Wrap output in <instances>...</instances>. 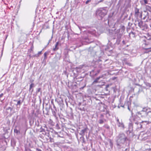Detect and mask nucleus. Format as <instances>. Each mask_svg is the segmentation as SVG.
I'll use <instances>...</instances> for the list:
<instances>
[{"label":"nucleus","instance_id":"41","mask_svg":"<svg viewBox=\"0 0 151 151\" xmlns=\"http://www.w3.org/2000/svg\"><path fill=\"white\" fill-rule=\"evenodd\" d=\"M104 0H100L99 1H96V3H95V5H97L99 3L102 2Z\"/></svg>","mask_w":151,"mask_h":151},{"label":"nucleus","instance_id":"32","mask_svg":"<svg viewBox=\"0 0 151 151\" xmlns=\"http://www.w3.org/2000/svg\"><path fill=\"white\" fill-rule=\"evenodd\" d=\"M137 125L138 129H141L143 128V125L142 124L141 122L139 123Z\"/></svg>","mask_w":151,"mask_h":151},{"label":"nucleus","instance_id":"35","mask_svg":"<svg viewBox=\"0 0 151 151\" xmlns=\"http://www.w3.org/2000/svg\"><path fill=\"white\" fill-rule=\"evenodd\" d=\"M114 13L113 12L112 13L110 14L108 16V18L107 19H108L107 22H108V24L109 23V19H108V18H111L112 17H113V16L114 15Z\"/></svg>","mask_w":151,"mask_h":151},{"label":"nucleus","instance_id":"8","mask_svg":"<svg viewBox=\"0 0 151 151\" xmlns=\"http://www.w3.org/2000/svg\"><path fill=\"white\" fill-rule=\"evenodd\" d=\"M138 26L141 28L143 29H147L148 28V26L145 23L143 22L142 21H141L139 22L138 23Z\"/></svg>","mask_w":151,"mask_h":151},{"label":"nucleus","instance_id":"64","mask_svg":"<svg viewBox=\"0 0 151 151\" xmlns=\"http://www.w3.org/2000/svg\"><path fill=\"white\" fill-rule=\"evenodd\" d=\"M109 84H107L106 85V88H108L109 87Z\"/></svg>","mask_w":151,"mask_h":151},{"label":"nucleus","instance_id":"61","mask_svg":"<svg viewBox=\"0 0 151 151\" xmlns=\"http://www.w3.org/2000/svg\"><path fill=\"white\" fill-rule=\"evenodd\" d=\"M36 150L37 151H42L41 149L38 148H36Z\"/></svg>","mask_w":151,"mask_h":151},{"label":"nucleus","instance_id":"11","mask_svg":"<svg viewBox=\"0 0 151 151\" xmlns=\"http://www.w3.org/2000/svg\"><path fill=\"white\" fill-rule=\"evenodd\" d=\"M109 33L108 34V35L111 38V39L115 40L116 39V37L114 36V33L112 30L109 29Z\"/></svg>","mask_w":151,"mask_h":151},{"label":"nucleus","instance_id":"55","mask_svg":"<svg viewBox=\"0 0 151 151\" xmlns=\"http://www.w3.org/2000/svg\"><path fill=\"white\" fill-rule=\"evenodd\" d=\"M108 114L109 116H110L109 114V111L108 110H106V111L105 113V114Z\"/></svg>","mask_w":151,"mask_h":151},{"label":"nucleus","instance_id":"15","mask_svg":"<svg viewBox=\"0 0 151 151\" xmlns=\"http://www.w3.org/2000/svg\"><path fill=\"white\" fill-rule=\"evenodd\" d=\"M90 75L92 78H94L96 76V70H92L90 73Z\"/></svg>","mask_w":151,"mask_h":151},{"label":"nucleus","instance_id":"12","mask_svg":"<svg viewBox=\"0 0 151 151\" xmlns=\"http://www.w3.org/2000/svg\"><path fill=\"white\" fill-rule=\"evenodd\" d=\"M60 42L58 41L56 43L54 47H53V50L54 51H56L59 49L58 46L61 45Z\"/></svg>","mask_w":151,"mask_h":151},{"label":"nucleus","instance_id":"21","mask_svg":"<svg viewBox=\"0 0 151 151\" xmlns=\"http://www.w3.org/2000/svg\"><path fill=\"white\" fill-rule=\"evenodd\" d=\"M102 60L100 59L97 60L95 61V63L96 64H97V63H99V65L98 67L99 68H102V64L101 63H100V62H101Z\"/></svg>","mask_w":151,"mask_h":151},{"label":"nucleus","instance_id":"63","mask_svg":"<svg viewBox=\"0 0 151 151\" xmlns=\"http://www.w3.org/2000/svg\"><path fill=\"white\" fill-rule=\"evenodd\" d=\"M139 14H140V16L141 18H142L143 15H142V12H140Z\"/></svg>","mask_w":151,"mask_h":151},{"label":"nucleus","instance_id":"59","mask_svg":"<svg viewBox=\"0 0 151 151\" xmlns=\"http://www.w3.org/2000/svg\"><path fill=\"white\" fill-rule=\"evenodd\" d=\"M144 2V3L145 4H147L148 3V1L147 0H142Z\"/></svg>","mask_w":151,"mask_h":151},{"label":"nucleus","instance_id":"2","mask_svg":"<svg viewBox=\"0 0 151 151\" xmlns=\"http://www.w3.org/2000/svg\"><path fill=\"white\" fill-rule=\"evenodd\" d=\"M115 28L119 27V28L116 31V35L117 38L116 42L114 44V47L117 46L120 44L121 41V37L125 30V27L123 24H121L118 22H116L114 25Z\"/></svg>","mask_w":151,"mask_h":151},{"label":"nucleus","instance_id":"13","mask_svg":"<svg viewBox=\"0 0 151 151\" xmlns=\"http://www.w3.org/2000/svg\"><path fill=\"white\" fill-rule=\"evenodd\" d=\"M142 124L143 125V128H144L145 126L147 125H151V122H150L147 121H142L141 122Z\"/></svg>","mask_w":151,"mask_h":151},{"label":"nucleus","instance_id":"25","mask_svg":"<svg viewBox=\"0 0 151 151\" xmlns=\"http://www.w3.org/2000/svg\"><path fill=\"white\" fill-rule=\"evenodd\" d=\"M106 121V120L105 119H99L98 122L100 124H102Z\"/></svg>","mask_w":151,"mask_h":151},{"label":"nucleus","instance_id":"38","mask_svg":"<svg viewBox=\"0 0 151 151\" xmlns=\"http://www.w3.org/2000/svg\"><path fill=\"white\" fill-rule=\"evenodd\" d=\"M42 134H43L44 135H47L48 137H49V132L46 131L45 132H43Z\"/></svg>","mask_w":151,"mask_h":151},{"label":"nucleus","instance_id":"34","mask_svg":"<svg viewBox=\"0 0 151 151\" xmlns=\"http://www.w3.org/2000/svg\"><path fill=\"white\" fill-rule=\"evenodd\" d=\"M18 117V116L17 115V116H16V119H15V116H14V117L12 118V123H13L14 124L16 122H17L16 119Z\"/></svg>","mask_w":151,"mask_h":151},{"label":"nucleus","instance_id":"50","mask_svg":"<svg viewBox=\"0 0 151 151\" xmlns=\"http://www.w3.org/2000/svg\"><path fill=\"white\" fill-rule=\"evenodd\" d=\"M12 109H13V108L10 107H9L7 108L6 109V110H10V111H12Z\"/></svg>","mask_w":151,"mask_h":151},{"label":"nucleus","instance_id":"33","mask_svg":"<svg viewBox=\"0 0 151 151\" xmlns=\"http://www.w3.org/2000/svg\"><path fill=\"white\" fill-rule=\"evenodd\" d=\"M84 106V105H82V106H81V107H78V109L80 110L81 111H85V109L83 106Z\"/></svg>","mask_w":151,"mask_h":151},{"label":"nucleus","instance_id":"20","mask_svg":"<svg viewBox=\"0 0 151 151\" xmlns=\"http://www.w3.org/2000/svg\"><path fill=\"white\" fill-rule=\"evenodd\" d=\"M132 130L133 129H129L126 132L127 134L130 137L133 136Z\"/></svg>","mask_w":151,"mask_h":151},{"label":"nucleus","instance_id":"46","mask_svg":"<svg viewBox=\"0 0 151 151\" xmlns=\"http://www.w3.org/2000/svg\"><path fill=\"white\" fill-rule=\"evenodd\" d=\"M100 52V53L99 57H101L102 56H103L104 54V52L103 51H102L101 50Z\"/></svg>","mask_w":151,"mask_h":151},{"label":"nucleus","instance_id":"53","mask_svg":"<svg viewBox=\"0 0 151 151\" xmlns=\"http://www.w3.org/2000/svg\"><path fill=\"white\" fill-rule=\"evenodd\" d=\"M85 65H83L82 66H80L79 67V68L80 69H83V70H84V69H83V68L84 67H85Z\"/></svg>","mask_w":151,"mask_h":151},{"label":"nucleus","instance_id":"16","mask_svg":"<svg viewBox=\"0 0 151 151\" xmlns=\"http://www.w3.org/2000/svg\"><path fill=\"white\" fill-rule=\"evenodd\" d=\"M14 101L17 102V104H16V105L17 106V108H19L23 102V101H21L20 100H14Z\"/></svg>","mask_w":151,"mask_h":151},{"label":"nucleus","instance_id":"39","mask_svg":"<svg viewBox=\"0 0 151 151\" xmlns=\"http://www.w3.org/2000/svg\"><path fill=\"white\" fill-rule=\"evenodd\" d=\"M42 50L39 52L37 54L35 55V57H38L40 56L41 55V54H42Z\"/></svg>","mask_w":151,"mask_h":151},{"label":"nucleus","instance_id":"6","mask_svg":"<svg viewBox=\"0 0 151 151\" xmlns=\"http://www.w3.org/2000/svg\"><path fill=\"white\" fill-rule=\"evenodd\" d=\"M88 130V129L87 127L84 128L82 129L81 131L79 134L80 135H81V139H82L83 142H85L84 138L83 136L85 135V133H87V131Z\"/></svg>","mask_w":151,"mask_h":151},{"label":"nucleus","instance_id":"10","mask_svg":"<svg viewBox=\"0 0 151 151\" xmlns=\"http://www.w3.org/2000/svg\"><path fill=\"white\" fill-rule=\"evenodd\" d=\"M81 81L80 83V86H81L80 88L81 89H83L86 87V83L85 81H83L82 79L80 80Z\"/></svg>","mask_w":151,"mask_h":151},{"label":"nucleus","instance_id":"54","mask_svg":"<svg viewBox=\"0 0 151 151\" xmlns=\"http://www.w3.org/2000/svg\"><path fill=\"white\" fill-rule=\"evenodd\" d=\"M122 45H125L126 44V42L124 40H123L122 42Z\"/></svg>","mask_w":151,"mask_h":151},{"label":"nucleus","instance_id":"27","mask_svg":"<svg viewBox=\"0 0 151 151\" xmlns=\"http://www.w3.org/2000/svg\"><path fill=\"white\" fill-rule=\"evenodd\" d=\"M135 33L132 31L129 33V37L130 38H134L135 37Z\"/></svg>","mask_w":151,"mask_h":151},{"label":"nucleus","instance_id":"7","mask_svg":"<svg viewBox=\"0 0 151 151\" xmlns=\"http://www.w3.org/2000/svg\"><path fill=\"white\" fill-rule=\"evenodd\" d=\"M51 110L53 116L57 118V114H58V115H59L60 114V113L59 112V110L55 106V105H54L53 108H51Z\"/></svg>","mask_w":151,"mask_h":151},{"label":"nucleus","instance_id":"3","mask_svg":"<svg viewBox=\"0 0 151 151\" xmlns=\"http://www.w3.org/2000/svg\"><path fill=\"white\" fill-rule=\"evenodd\" d=\"M106 7L100 8L98 9L96 12V15L99 20H102L107 15L108 12Z\"/></svg>","mask_w":151,"mask_h":151},{"label":"nucleus","instance_id":"40","mask_svg":"<svg viewBox=\"0 0 151 151\" xmlns=\"http://www.w3.org/2000/svg\"><path fill=\"white\" fill-rule=\"evenodd\" d=\"M14 132L15 133L17 134H20V132L17 129H14Z\"/></svg>","mask_w":151,"mask_h":151},{"label":"nucleus","instance_id":"45","mask_svg":"<svg viewBox=\"0 0 151 151\" xmlns=\"http://www.w3.org/2000/svg\"><path fill=\"white\" fill-rule=\"evenodd\" d=\"M76 84L77 83L76 82H73L72 85L73 86L76 87H77Z\"/></svg>","mask_w":151,"mask_h":151},{"label":"nucleus","instance_id":"29","mask_svg":"<svg viewBox=\"0 0 151 151\" xmlns=\"http://www.w3.org/2000/svg\"><path fill=\"white\" fill-rule=\"evenodd\" d=\"M60 107V109L61 110H63V109H64L65 107V105L63 103H61L60 105H59Z\"/></svg>","mask_w":151,"mask_h":151},{"label":"nucleus","instance_id":"26","mask_svg":"<svg viewBox=\"0 0 151 151\" xmlns=\"http://www.w3.org/2000/svg\"><path fill=\"white\" fill-rule=\"evenodd\" d=\"M136 86H138V87H134V88L133 90H136V89H138V92H139L140 90L142 88L141 86L138 84H136Z\"/></svg>","mask_w":151,"mask_h":151},{"label":"nucleus","instance_id":"57","mask_svg":"<svg viewBox=\"0 0 151 151\" xmlns=\"http://www.w3.org/2000/svg\"><path fill=\"white\" fill-rule=\"evenodd\" d=\"M91 0H88L86 2V4H87L89 2L91 1Z\"/></svg>","mask_w":151,"mask_h":151},{"label":"nucleus","instance_id":"5","mask_svg":"<svg viewBox=\"0 0 151 151\" xmlns=\"http://www.w3.org/2000/svg\"><path fill=\"white\" fill-rule=\"evenodd\" d=\"M131 101H128L126 100L125 101L124 104L123 105H121V106L124 107V108H127L131 112L132 115L133 114V113L132 112V108L131 105Z\"/></svg>","mask_w":151,"mask_h":151},{"label":"nucleus","instance_id":"51","mask_svg":"<svg viewBox=\"0 0 151 151\" xmlns=\"http://www.w3.org/2000/svg\"><path fill=\"white\" fill-rule=\"evenodd\" d=\"M56 128L58 129H60V127L59 126V125L58 123H57L55 126Z\"/></svg>","mask_w":151,"mask_h":151},{"label":"nucleus","instance_id":"31","mask_svg":"<svg viewBox=\"0 0 151 151\" xmlns=\"http://www.w3.org/2000/svg\"><path fill=\"white\" fill-rule=\"evenodd\" d=\"M128 129H133V125L132 122H130L129 124Z\"/></svg>","mask_w":151,"mask_h":151},{"label":"nucleus","instance_id":"52","mask_svg":"<svg viewBox=\"0 0 151 151\" xmlns=\"http://www.w3.org/2000/svg\"><path fill=\"white\" fill-rule=\"evenodd\" d=\"M133 122H134V124H136L137 125L139 123V122H138L136 121L135 118H134L133 119Z\"/></svg>","mask_w":151,"mask_h":151},{"label":"nucleus","instance_id":"44","mask_svg":"<svg viewBox=\"0 0 151 151\" xmlns=\"http://www.w3.org/2000/svg\"><path fill=\"white\" fill-rule=\"evenodd\" d=\"M60 119L61 120V122H64L65 121V119L63 117H60Z\"/></svg>","mask_w":151,"mask_h":151},{"label":"nucleus","instance_id":"23","mask_svg":"<svg viewBox=\"0 0 151 151\" xmlns=\"http://www.w3.org/2000/svg\"><path fill=\"white\" fill-rule=\"evenodd\" d=\"M116 121L117 122V125L119 127H124V125L123 123L122 122H120L119 121V120L118 118H116Z\"/></svg>","mask_w":151,"mask_h":151},{"label":"nucleus","instance_id":"9","mask_svg":"<svg viewBox=\"0 0 151 151\" xmlns=\"http://www.w3.org/2000/svg\"><path fill=\"white\" fill-rule=\"evenodd\" d=\"M144 13L143 15V17L142 18V19L143 20H145L146 19V20H147L149 18V13L147 12V11L145 10L144 11Z\"/></svg>","mask_w":151,"mask_h":151},{"label":"nucleus","instance_id":"24","mask_svg":"<svg viewBox=\"0 0 151 151\" xmlns=\"http://www.w3.org/2000/svg\"><path fill=\"white\" fill-rule=\"evenodd\" d=\"M35 86V84L33 83H32L30 85L29 88V91L31 92V93L33 92V88H32Z\"/></svg>","mask_w":151,"mask_h":151},{"label":"nucleus","instance_id":"58","mask_svg":"<svg viewBox=\"0 0 151 151\" xmlns=\"http://www.w3.org/2000/svg\"><path fill=\"white\" fill-rule=\"evenodd\" d=\"M50 142H53V138H51V137H50Z\"/></svg>","mask_w":151,"mask_h":151},{"label":"nucleus","instance_id":"1","mask_svg":"<svg viewBox=\"0 0 151 151\" xmlns=\"http://www.w3.org/2000/svg\"><path fill=\"white\" fill-rule=\"evenodd\" d=\"M130 141V139L124 134L119 133L116 137L115 147L118 150L123 149L129 147Z\"/></svg>","mask_w":151,"mask_h":151},{"label":"nucleus","instance_id":"56","mask_svg":"<svg viewBox=\"0 0 151 151\" xmlns=\"http://www.w3.org/2000/svg\"><path fill=\"white\" fill-rule=\"evenodd\" d=\"M100 70H97V71L96 70V76L100 73Z\"/></svg>","mask_w":151,"mask_h":151},{"label":"nucleus","instance_id":"49","mask_svg":"<svg viewBox=\"0 0 151 151\" xmlns=\"http://www.w3.org/2000/svg\"><path fill=\"white\" fill-rule=\"evenodd\" d=\"M104 127L107 129H109V128H110V127L109 126L107 125H105L104 126Z\"/></svg>","mask_w":151,"mask_h":151},{"label":"nucleus","instance_id":"30","mask_svg":"<svg viewBox=\"0 0 151 151\" xmlns=\"http://www.w3.org/2000/svg\"><path fill=\"white\" fill-rule=\"evenodd\" d=\"M40 132H49V130L48 129H45L44 128H42V127L40 128Z\"/></svg>","mask_w":151,"mask_h":151},{"label":"nucleus","instance_id":"18","mask_svg":"<svg viewBox=\"0 0 151 151\" xmlns=\"http://www.w3.org/2000/svg\"><path fill=\"white\" fill-rule=\"evenodd\" d=\"M17 142L16 140L14 138H12L11 139V145L14 148L16 146V143Z\"/></svg>","mask_w":151,"mask_h":151},{"label":"nucleus","instance_id":"17","mask_svg":"<svg viewBox=\"0 0 151 151\" xmlns=\"http://www.w3.org/2000/svg\"><path fill=\"white\" fill-rule=\"evenodd\" d=\"M134 16L136 17H138L139 15V14L140 13L139 12V9L137 7H135L134 8Z\"/></svg>","mask_w":151,"mask_h":151},{"label":"nucleus","instance_id":"28","mask_svg":"<svg viewBox=\"0 0 151 151\" xmlns=\"http://www.w3.org/2000/svg\"><path fill=\"white\" fill-rule=\"evenodd\" d=\"M144 83L147 88L151 87V84L147 81H144Z\"/></svg>","mask_w":151,"mask_h":151},{"label":"nucleus","instance_id":"47","mask_svg":"<svg viewBox=\"0 0 151 151\" xmlns=\"http://www.w3.org/2000/svg\"><path fill=\"white\" fill-rule=\"evenodd\" d=\"M24 73V72L23 71H22L20 73V76L21 77V78L22 77Z\"/></svg>","mask_w":151,"mask_h":151},{"label":"nucleus","instance_id":"14","mask_svg":"<svg viewBox=\"0 0 151 151\" xmlns=\"http://www.w3.org/2000/svg\"><path fill=\"white\" fill-rule=\"evenodd\" d=\"M55 101L58 103L59 105L64 102L63 99L61 97L56 98L55 99Z\"/></svg>","mask_w":151,"mask_h":151},{"label":"nucleus","instance_id":"48","mask_svg":"<svg viewBox=\"0 0 151 151\" xmlns=\"http://www.w3.org/2000/svg\"><path fill=\"white\" fill-rule=\"evenodd\" d=\"M99 119H105L104 114H101L99 117Z\"/></svg>","mask_w":151,"mask_h":151},{"label":"nucleus","instance_id":"19","mask_svg":"<svg viewBox=\"0 0 151 151\" xmlns=\"http://www.w3.org/2000/svg\"><path fill=\"white\" fill-rule=\"evenodd\" d=\"M108 141L109 142L110 148L112 149L113 147V140L108 139Z\"/></svg>","mask_w":151,"mask_h":151},{"label":"nucleus","instance_id":"60","mask_svg":"<svg viewBox=\"0 0 151 151\" xmlns=\"http://www.w3.org/2000/svg\"><path fill=\"white\" fill-rule=\"evenodd\" d=\"M43 127L44 128H45L46 129H48V128L47 127V126H46V125L45 124L44 125V126H43Z\"/></svg>","mask_w":151,"mask_h":151},{"label":"nucleus","instance_id":"62","mask_svg":"<svg viewBox=\"0 0 151 151\" xmlns=\"http://www.w3.org/2000/svg\"><path fill=\"white\" fill-rule=\"evenodd\" d=\"M4 95V94L3 93H1L0 94V98L2 97Z\"/></svg>","mask_w":151,"mask_h":151},{"label":"nucleus","instance_id":"37","mask_svg":"<svg viewBox=\"0 0 151 151\" xmlns=\"http://www.w3.org/2000/svg\"><path fill=\"white\" fill-rule=\"evenodd\" d=\"M146 9L147 10L150 12H151V7L149 6H146Z\"/></svg>","mask_w":151,"mask_h":151},{"label":"nucleus","instance_id":"4","mask_svg":"<svg viewBox=\"0 0 151 151\" xmlns=\"http://www.w3.org/2000/svg\"><path fill=\"white\" fill-rule=\"evenodd\" d=\"M151 109L148 107H145L143 108L142 110L138 112L137 114L139 117H141L142 118H147V111Z\"/></svg>","mask_w":151,"mask_h":151},{"label":"nucleus","instance_id":"43","mask_svg":"<svg viewBox=\"0 0 151 151\" xmlns=\"http://www.w3.org/2000/svg\"><path fill=\"white\" fill-rule=\"evenodd\" d=\"M50 53V52H46L44 54V57H46Z\"/></svg>","mask_w":151,"mask_h":151},{"label":"nucleus","instance_id":"42","mask_svg":"<svg viewBox=\"0 0 151 151\" xmlns=\"http://www.w3.org/2000/svg\"><path fill=\"white\" fill-rule=\"evenodd\" d=\"M39 92H40L41 93L42 91H41V88H38L37 89V91L36 92L37 93H38Z\"/></svg>","mask_w":151,"mask_h":151},{"label":"nucleus","instance_id":"36","mask_svg":"<svg viewBox=\"0 0 151 151\" xmlns=\"http://www.w3.org/2000/svg\"><path fill=\"white\" fill-rule=\"evenodd\" d=\"M147 118H148L149 117H151V111H147Z\"/></svg>","mask_w":151,"mask_h":151},{"label":"nucleus","instance_id":"22","mask_svg":"<svg viewBox=\"0 0 151 151\" xmlns=\"http://www.w3.org/2000/svg\"><path fill=\"white\" fill-rule=\"evenodd\" d=\"M101 77L99 76L96 78L93 81L91 84L92 86H93L94 84H96L99 83L98 81L101 78Z\"/></svg>","mask_w":151,"mask_h":151}]
</instances>
